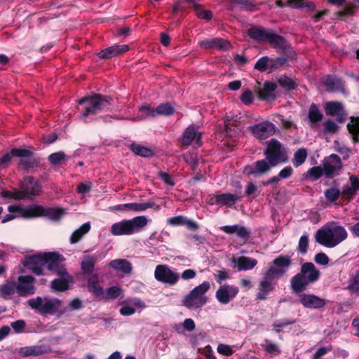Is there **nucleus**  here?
<instances>
[{
  "label": "nucleus",
  "instance_id": "obj_55",
  "mask_svg": "<svg viewBox=\"0 0 359 359\" xmlns=\"http://www.w3.org/2000/svg\"><path fill=\"white\" fill-rule=\"evenodd\" d=\"M196 8L194 9L196 15L201 19L210 20L212 18V13L210 10H204L202 5L199 4L196 6Z\"/></svg>",
  "mask_w": 359,
  "mask_h": 359
},
{
  "label": "nucleus",
  "instance_id": "obj_12",
  "mask_svg": "<svg viewBox=\"0 0 359 359\" xmlns=\"http://www.w3.org/2000/svg\"><path fill=\"white\" fill-rule=\"evenodd\" d=\"M154 277L161 283L174 285L178 282L180 276L178 273L172 271L168 266L160 264L155 269Z\"/></svg>",
  "mask_w": 359,
  "mask_h": 359
},
{
  "label": "nucleus",
  "instance_id": "obj_51",
  "mask_svg": "<svg viewBox=\"0 0 359 359\" xmlns=\"http://www.w3.org/2000/svg\"><path fill=\"white\" fill-rule=\"evenodd\" d=\"M261 346L264 349V351L271 355H277L280 353L278 345L269 339H265Z\"/></svg>",
  "mask_w": 359,
  "mask_h": 359
},
{
  "label": "nucleus",
  "instance_id": "obj_27",
  "mask_svg": "<svg viewBox=\"0 0 359 359\" xmlns=\"http://www.w3.org/2000/svg\"><path fill=\"white\" fill-rule=\"evenodd\" d=\"M56 258L55 260L51 264L52 269H48L50 271H55V273L60 278H72L71 276L68 273L67 269L63 264H60V262L65 260V258L62 255L57 252H53Z\"/></svg>",
  "mask_w": 359,
  "mask_h": 359
},
{
  "label": "nucleus",
  "instance_id": "obj_13",
  "mask_svg": "<svg viewBox=\"0 0 359 359\" xmlns=\"http://www.w3.org/2000/svg\"><path fill=\"white\" fill-rule=\"evenodd\" d=\"M8 211L11 213H18L20 217L25 219H31L42 217L44 212V207L40 205H31L26 208L20 205H9Z\"/></svg>",
  "mask_w": 359,
  "mask_h": 359
},
{
  "label": "nucleus",
  "instance_id": "obj_53",
  "mask_svg": "<svg viewBox=\"0 0 359 359\" xmlns=\"http://www.w3.org/2000/svg\"><path fill=\"white\" fill-rule=\"evenodd\" d=\"M293 7L306 8L307 11H313L316 5L313 2L307 0H293Z\"/></svg>",
  "mask_w": 359,
  "mask_h": 359
},
{
  "label": "nucleus",
  "instance_id": "obj_44",
  "mask_svg": "<svg viewBox=\"0 0 359 359\" xmlns=\"http://www.w3.org/2000/svg\"><path fill=\"white\" fill-rule=\"evenodd\" d=\"M41 158L39 157L33 156V155L29 157L20 158V164L26 169L36 168L39 166Z\"/></svg>",
  "mask_w": 359,
  "mask_h": 359
},
{
  "label": "nucleus",
  "instance_id": "obj_42",
  "mask_svg": "<svg viewBox=\"0 0 359 359\" xmlns=\"http://www.w3.org/2000/svg\"><path fill=\"white\" fill-rule=\"evenodd\" d=\"M64 214V210L60 208H44V212L42 217H47L52 220H58Z\"/></svg>",
  "mask_w": 359,
  "mask_h": 359
},
{
  "label": "nucleus",
  "instance_id": "obj_59",
  "mask_svg": "<svg viewBox=\"0 0 359 359\" xmlns=\"http://www.w3.org/2000/svg\"><path fill=\"white\" fill-rule=\"evenodd\" d=\"M323 174V169L320 166H314L309 169L306 176L311 177L313 180H317L321 177Z\"/></svg>",
  "mask_w": 359,
  "mask_h": 359
},
{
  "label": "nucleus",
  "instance_id": "obj_38",
  "mask_svg": "<svg viewBox=\"0 0 359 359\" xmlns=\"http://www.w3.org/2000/svg\"><path fill=\"white\" fill-rule=\"evenodd\" d=\"M323 118V113L320 111L318 105L312 103L309 109L308 118L311 123H316L322 121Z\"/></svg>",
  "mask_w": 359,
  "mask_h": 359
},
{
  "label": "nucleus",
  "instance_id": "obj_36",
  "mask_svg": "<svg viewBox=\"0 0 359 359\" xmlns=\"http://www.w3.org/2000/svg\"><path fill=\"white\" fill-rule=\"evenodd\" d=\"M72 278H60L51 281L50 287L55 292H65L69 288V282Z\"/></svg>",
  "mask_w": 359,
  "mask_h": 359
},
{
  "label": "nucleus",
  "instance_id": "obj_47",
  "mask_svg": "<svg viewBox=\"0 0 359 359\" xmlns=\"http://www.w3.org/2000/svg\"><path fill=\"white\" fill-rule=\"evenodd\" d=\"M254 68L260 72L270 71V57L263 56L257 60Z\"/></svg>",
  "mask_w": 359,
  "mask_h": 359
},
{
  "label": "nucleus",
  "instance_id": "obj_18",
  "mask_svg": "<svg viewBox=\"0 0 359 359\" xmlns=\"http://www.w3.org/2000/svg\"><path fill=\"white\" fill-rule=\"evenodd\" d=\"M128 45L115 44L107 48L101 50L97 54L100 60H109L114 57L119 56L129 50Z\"/></svg>",
  "mask_w": 359,
  "mask_h": 359
},
{
  "label": "nucleus",
  "instance_id": "obj_25",
  "mask_svg": "<svg viewBox=\"0 0 359 359\" xmlns=\"http://www.w3.org/2000/svg\"><path fill=\"white\" fill-rule=\"evenodd\" d=\"M220 230L227 234L236 233L238 238L245 241L248 239L251 233L250 229L239 224L222 226L220 227Z\"/></svg>",
  "mask_w": 359,
  "mask_h": 359
},
{
  "label": "nucleus",
  "instance_id": "obj_28",
  "mask_svg": "<svg viewBox=\"0 0 359 359\" xmlns=\"http://www.w3.org/2000/svg\"><path fill=\"white\" fill-rule=\"evenodd\" d=\"M232 262L236 264L238 271L250 270L257 264L256 259L245 256H241L238 258L233 257Z\"/></svg>",
  "mask_w": 359,
  "mask_h": 359
},
{
  "label": "nucleus",
  "instance_id": "obj_62",
  "mask_svg": "<svg viewBox=\"0 0 359 359\" xmlns=\"http://www.w3.org/2000/svg\"><path fill=\"white\" fill-rule=\"evenodd\" d=\"M139 111L144 114L145 116V118L156 116V109L151 107L149 104L142 105L139 108Z\"/></svg>",
  "mask_w": 359,
  "mask_h": 359
},
{
  "label": "nucleus",
  "instance_id": "obj_15",
  "mask_svg": "<svg viewBox=\"0 0 359 359\" xmlns=\"http://www.w3.org/2000/svg\"><path fill=\"white\" fill-rule=\"evenodd\" d=\"M298 302L305 308L310 309H320L323 308L328 301L314 294L302 293L299 295Z\"/></svg>",
  "mask_w": 359,
  "mask_h": 359
},
{
  "label": "nucleus",
  "instance_id": "obj_64",
  "mask_svg": "<svg viewBox=\"0 0 359 359\" xmlns=\"http://www.w3.org/2000/svg\"><path fill=\"white\" fill-rule=\"evenodd\" d=\"M254 100L252 92L250 89H245L242 95H241V102L246 104L249 105L252 103Z\"/></svg>",
  "mask_w": 359,
  "mask_h": 359
},
{
  "label": "nucleus",
  "instance_id": "obj_5",
  "mask_svg": "<svg viewBox=\"0 0 359 359\" xmlns=\"http://www.w3.org/2000/svg\"><path fill=\"white\" fill-rule=\"evenodd\" d=\"M56 255L53 252H41L25 257L23 265L36 276L43 275L44 266L52 269L51 264L55 260Z\"/></svg>",
  "mask_w": 359,
  "mask_h": 359
},
{
  "label": "nucleus",
  "instance_id": "obj_40",
  "mask_svg": "<svg viewBox=\"0 0 359 359\" xmlns=\"http://www.w3.org/2000/svg\"><path fill=\"white\" fill-rule=\"evenodd\" d=\"M288 62V57L285 56L276 57H270V72H271L289 66Z\"/></svg>",
  "mask_w": 359,
  "mask_h": 359
},
{
  "label": "nucleus",
  "instance_id": "obj_2",
  "mask_svg": "<svg viewBox=\"0 0 359 359\" xmlns=\"http://www.w3.org/2000/svg\"><path fill=\"white\" fill-rule=\"evenodd\" d=\"M347 236V231L344 226L337 222H330L316 231L315 240L324 247L332 248L346 240Z\"/></svg>",
  "mask_w": 359,
  "mask_h": 359
},
{
  "label": "nucleus",
  "instance_id": "obj_33",
  "mask_svg": "<svg viewBox=\"0 0 359 359\" xmlns=\"http://www.w3.org/2000/svg\"><path fill=\"white\" fill-rule=\"evenodd\" d=\"M351 121L347 124V129L351 135L354 143L359 142V117L351 116Z\"/></svg>",
  "mask_w": 359,
  "mask_h": 359
},
{
  "label": "nucleus",
  "instance_id": "obj_22",
  "mask_svg": "<svg viewBox=\"0 0 359 359\" xmlns=\"http://www.w3.org/2000/svg\"><path fill=\"white\" fill-rule=\"evenodd\" d=\"M349 184L343 187L341 195L348 201H352L359 191V177L355 175L349 176Z\"/></svg>",
  "mask_w": 359,
  "mask_h": 359
},
{
  "label": "nucleus",
  "instance_id": "obj_14",
  "mask_svg": "<svg viewBox=\"0 0 359 359\" xmlns=\"http://www.w3.org/2000/svg\"><path fill=\"white\" fill-rule=\"evenodd\" d=\"M36 278L32 276H19L16 283L17 294L19 297H27L36 293L34 282Z\"/></svg>",
  "mask_w": 359,
  "mask_h": 359
},
{
  "label": "nucleus",
  "instance_id": "obj_60",
  "mask_svg": "<svg viewBox=\"0 0 359 359\" xmlns=\"http://www.w3.org/2000/svg\"><path fill=\"white\" fill-rule=\"evenodd\" d=\"M121 290L117 286H111L107 290L106 295H103V298L106 299H115L121 294Z\"/></svg>",
  "mask_w": 359,
  "mask_h": 359
},
{
  "label": "nucleus",
  "instance_id": "obj_34",
  "mask_svg": "<svg viewBox=\"0 0 359 359\" xmlns=\"http://www.w3.org/2000/svg\"><path fill=\"white\" fill-rule=\"evenodd\" d=\"M90 230L89 222L83 224L79 228L76 229L71 235L69 241L72 244L78 243L88 231Z\"/></svg>",
  "mask_w": 359,
  "mask_h": 359
},
{
  "label": "nucleus",
  "instance_id": "obj_58",
  "mask_svg": "<svg viewBox=\"0 0 359 359\" xmlns=\"http://www.w3.org/2000/svg\"><path fill=\"white\" fill-rule=\"evenodd\" d=\"M309 248V237L307 235H303L300 237L298 245L297 251L301 255H305L308 251Z\"/></svg>",
  "mask_w": 359,
  "mask_h": 359
},
{
  "label": "nucleus",
  "instance_id": "obj_8",
  "mask_svg": "<svg viewBox=\"0 0 359 359\" xmlns=\"http://www.w3.org/2000/svg\"><path fill=\"white\" fill-rule=\"evenodd\" d=\"M264 154L271 165L274 166L284 163L287 160L285 153L282 151L281 144L276 139H271L269 142Z\"/></svg>",
  "mask_w": 359,
  "mask_h": 359
},
{
  "label": "nucleus",
  "instance_id": "obj_17",
  "mask_svg": "<svg viewBox=\"0 0 359 359\" xmlns=\"http://www.w3.org/2000/svg\"><path fill=\"white\" fill-rule=\"evenodd\" d=\"M276 126L271 122L265 121L252 127V134L259 140H265L275 134Z\"/></svg>",
  "mask_w": 359,
  "mask_h": 359
},
{
  "label": "nucleus",
  "instance_id": "obj_48",
  "mask_svg": "<svg viewBox=\"0 0 359 359\" xmlns=\"http://www.w3.org/2000/svg\"><path fill=\"white\" fill-rule=\"evenodd\" d=\"M155 205L153 201H147L146 203H129V210L135 212H142L147 209L152 208Z\"/></svg>",
  "mask_w": 359,
  "mask_h": 359
},
{
  "label": "nucleus",
  "instance_id": "obj_23",
  "mask_svg": "<svg viewBox=\"0 0 359 359\" xmlns=\"http://www.w3.org/2000/svg\"><path fill=\"white\" fill-rule=\"evenodd\" d=\"M275 167L271 165L269 161L266 160L257 161L254 166L245 165L244 167V172L248 173L250 175L257 176L258 175H263L269 172L271 168Z\"/></svg>",
  "mask_w": 359,
  "mask_h": 359
},
{
  "label": "nucleus",
  "instance_id": "obj_1",
  "mask_svg": "<svg viewBox=\"0 0 359 359\" xmlns=\"http://www.w3.org/2000/svg\"><path fill=\"white\" fill-rule=\"evenodd\" d=\"M112 97L93 93L78 100L81 107L78 108L79 118L86 123L91 120V116L97 113L108 111L111 106Z\"/></svg>",
  "mask_w": 359,
  "mask_h": 359
},
{
  "label": "nucleus",
  "instance_id": "obj_9",
  "mask_svg": "<svg viewBox=\"0 0 359 359\" xmlns=\"http://www.w3.org/2000/svg\"><path fill=\"white\" fill-rule=\"evenodd\" d=\"M55 300L57 304L46 298L43 301L41 297H37L36 298L29 299L27 304L38 313L46 316L48 314H53L57 311L60 301L57 299Z\"/></svg>",
  "mask_w": 359,
  "mask_h": 359
},
{
  "label": "nucleus",
  "instance_id": "obj_52",
  "mask_svg": "<svg viewBox=\"0 0 359 359\" xmlns=\"http://www.w3.org/2000/svg\"><path fill=\"white\" fill-rule=\"evenodd\" d=\"M67 156L64 151H57L50 154L48 157V161L53 165H60L65 161Z\"/></svg>",
  "mask_w": 359,
  "mask_h": 359
},
{
  "label": "nucleus",
  "instance_id": "obj_6",
  "mask_svg": "<svg viewBox=\"0 0 359 359\" xmlns=\"http://www.w3.org/2000/svg\"><path fill=\"white\" fill-rule=\"evenodd\" d=\"M148 222L145 216H137L132 219H124L112 224L110 232L114 236L132 235L140 231Z\"/></svg>",
  "mask_w": 359,
  "mask_h": 359
},
{
  "label": "nucleus",
  "instance_id": "obj_21",
  "mask_svg": "<svg viewBox=\"0 0 359 359\" xmlns=\"http://www.w3.org/2000/svg\"><path fill=\"white\" fill-rule=\"evenodd\" d=\"M198 45L204 49H217L227 50L231 48V43L222 38H213L199 42Z\"/></svg>",
  "mask_w": 359,
  "mask_h": 359
},
{
  "label": "nucleus",
  "instance_id": "obj_37",
  "mask_svg": "<svg viewBox=\"0 0 359 359\" xmlns=\"http://www.w3.org/2000/svg\"><path fill=\"white\" fill-rule=\"evenodd\" d=\"M109 266L116 270L121 271L126 273H129L132 271V264L126 259H115L109 263Z\"/></svg>",
  "mask_w": 359,
  "mask_h": 359
},
{
  "label": "nucleus",
  "instance_id": "obj_43",
  "mask_svg": "<svg viewBox=\"0 0 359 359\" xmlns=\"http://www.w3.org/2000/svg\"><path fill=\"white\" fill-rule=\"evenodd\" d=\"M229 3L237 4L241 10L253 11L256 9V4L253 0H227Z\"/></svg>",
  "mask_w": 359,
  "mask_h": 359
},
{
  "label": "nucleus",
  "instance_id": "obj_16",
  "mask_svg": "<svg viewBox=\"0 0 359 359\" xmlns=\"http://www.w3.org/2000/svg\"><path fill=\"white\" fill-rule=\"evenodd\" d=\"M238 293V287L229 284L220 286L216 292L217 301L222 304H227L235 298Z\"/></svg>",
  "mask_w": 359,
  "mask_h": 359
},
{
  "label": "nucleus",
  "instance_id": "obj_61",
  "mask_svg": "<svg viewBox=\"0 0 359 359\" xmlns=\"http://www.w3.org/2000/svg\"><path fill=\"white\" fill-rule=\"evenodd\" d=\"M13 156L20 157L23 158L25 157H29L33 155V152L29 149L14 148L11 150Z\"/></svg>",
  "mask_w": 359,
  "mask_h": 359
},
{
  "label": "nucleus",
  "instance_id": "obj_30",
  "mask_svg": "<svg viewBox=\"0 0 359 359\" xmlns=\"http://www.w3.org/2000/svg\"><path fill=\"white\" fill-rule=\"evenodd\" d=\"M87 287L90 292L95 297H103V288L99 284V278L97 274H93L88 280Z\"/></svg>",
  "mask_w": 359,
  "mask_h": 359
},
{
  "label": "nucleus",
  "instance_id": "obj_4",
  "mask_svg": "<svg viewBox=\"0 0 359 359\" xmlns=\"http://www.w3.org/2000/svg\"><path fill=\"white\" fill-rule=\"evenodd\" d=\"M320 274V271L312 262L303 264L300 272L293 276V292L300 293L304 291L309 283L318 280Z\"/></svg>",
  "mask_w": 359,
  "mask_h": 359
},
{
  "label": "nucleus",
  "instance_id": "obj_19",
  "mask_svg": "<svg viewBox=\"0 0 359 359\" xmlns=\"http://www.w3.org/2000/svg\"><path fill=\"white\" fill-rule=\"evenodd\" d=\"M342 164L340 157L337 154H332L323 163V172L326 177L332 178L336 171L341 169Z\"/></svg>",
  "mask_w": 359,
  "mask_h": 359
},
{
  "label": "nucleus",
  "instance_id": "obj_54",
  "mask_svg": "<svg viewBox=\"0 0 359 359\" xmlns=\"http://www.w3.org/2000/svg\"><path fill=\"white\" fill-rule=\"evenodd\" d=\"M341 194V191H340L339 189L335 188L326 189L324 192L325 197L329 202L331 203L337 201Z\"/></svg>",
  "mask_w": 359,
  "mask_h": 359
},
{
  "label": "nucleus",
  "instance_id": "obj_32",
  "mask_svg": "<svg viewBox=\"0 0 359 359\" xmlns=\"http://www.w3.org/2000/svg\"><path fill=\"white\" fill-rule=\"evenodd\" d=\"M47 353L46 348L41 345L30 346L22 347L19 353L22 357H29L31 355H40Z\"/></svg>",
  "mask_w": 359,
  "mask_h": 359
},
{
  "label": "nucleus",
  "instance_id": "obj_41",
  "mask_svg": "<svg viewBox=\"0 0 359 359\" xmlns=\"http://www.w3.org/2000/svg\"><path fill=\"white\" fill-rule=\"evenodd\" d=\"M344 109L343 104L337 101L328 102L325 106V111L327 116H336Z\"/></svg>",
  "mask_w": 359,
  "mask_h": 359
},
{
  "label": "nucleus",
  "instance_id": "obj_3",
  "mask_svg": "<svg viewBox=\"0 0 359 359\" xmlns=\"http://www.w3.org/2000/svg\"><path fill=\"white\" fill-rule=\"evenodd\" d=\"M248 36L257 41L267 43L274 47L285 49L287 47L285 38L276 34L273 29L253 26L247 30Z\"/></svg>",
  "mask_w": 359,
  "mask_h": 359
},
{
  "label": "nucleus",
  "instance_id": "obj_7",
  "mask_svg": "<svg viewBox=\"0 0 359 359\" xmlns=\"http://www.w3.org/2000/svg\"><path fill=\"white\" fill-rule=\"evenodd\" d=\"M210 289V283L204 281L195 287L182 299V305L189 309H198L202 308L208 302L205 293Z\"/></svg>",
  "mask_w": 359,
  "mask_h": 359
},
{
  "label": "nucleus",
  "instance_id": "obj_24",
  "mask_svg": "<svg viewBox=\"0 0 359 359\" xmlns=\"http://www.w3.org/2000/svg\"><path fill=\"white\" fill-rule=\"evenodd\" d=\"M277 85L276 83L266 81L264 83L263 88L257 92L259 100L262 101L274 100L276 97V90Z\"/></svg>",
  "mask_w": 359,
  "mask_h": 359
},
{
  "label": "nucleus",
  "instance_id": "obj_56",
  "mask_svg": "<svg viewBox=\"0 0 359 359\" xmlns=\"http://www.w3.org/2000/svg\"><path fill=\"white\" fill-rule=\"evenodd\" d=\"M278 83L285 90V93L290 92L292 90V79L285 76L281 75L277 79Z\"/></svg>",
  "mask_w": 359,
  "mask_h": 359
},
{
  "label": "nucleus",
  "instance_id": "obj_26",
  "mask_svg": "<svg viewBox=\"0 0 359 359\" xmlns=\"http://www.w3.org/2000/svg\"><path fill=\"white\" fill-rule=\"evenodd\" d=\"M201 135L202 134L201 133L197 132V128L195 125H190L184 130L181 143L184 146H189L194 140L196 139V143L199 144Z\"/></svg>",
  "mask_w": 359,
  "mask_h": 359
},
{
  "label": "nucleus",
  "instance_id": "obj_11",
  "mask_svg": "<svg viewBox=\"0 0 359 359\" xmlns=\"http://www.w3.org/2000/svg\"><path fill=\"white\" fill-rule=\"evenodd\" d=\"M20 188L25 198L39 196L42 191V185L39 180L32 176H26L20 182Z\"/></svg>",
  "mask_w": 359,
  "mask_h": 359
},
{
  "label": "nucleus",
  "instance_id": "obj_20",
  "mask_svg": "<svg viewBox=\"0 0 359 359\" xmlns=\"http://www.w3.org/2000/svg\"><path fill=\"white\" fill-rule=\"evenodd\" d=\"M240 196L231 193H222L216 194L210 198V203L211 205H225L229 208L240 200Z\"/></svg>",
  "mask_w": 359,
  "mask_h": 359
},
{
  "label": "nucleus",
  "instance_id": "obj_29",
  "mask_svg": "<svg viewBox=\"0 0 359 359\" xmlns=\"http://www.w3.org/2000/svg\"><path fill=\"white\" fill-rule=\"evenodd\" d=\"M274 289V284L273 282L265 279L260 281L259 284V292L256 294L257 300H265L266 299L269 292Z\"/></svg>",
  "mask_w": 359,
  "mask_h": 359
},
{
  "label": "nucleus",
  "instance_id": "obj_50",
  "mask_svg": "<svg viewBox=\"0 0 359 359\" xmlns=\"http://www.w3.org/2000/svg\"><path fill=\"white\" fill-rule=\"evenodd\" d=\"M2 197L6 199H14L17 201L25 199V196L21 189H14L13 191L5 190L2 191Z\"/></svg>",
  "mask_w": 359,
  "mask_h": 359
},
{
  "label": "nucleus",
  "instance_id": "obj_35",
  "mask_svg": "<svg viewBox=\"0 0 359 359\" xmlns=\"http://www.w3.org/2000/svg\"><path fill=\"white\" fill-rule=\"evenodd\" d=\"M129 149L135 153V154L142 157L149 158L154 156V152L151 149L135 142L130 144Z\"/></svg>",
  "mask_w": 359,
  "mask_h": 359
},
{
  "label": "nucleus",
  "instance_id": "obj_63",
  "mask_svg": "<svg viewBox=\"0 0 359 359\" xmlns=\"http://www.w3.org/2000/svg\"><path fill=\"white\" fill-rule=\"evenodd\" d=\"M11 327L17 334L22 333L26 327V323L24 320H18L11 323Z\"/></svg>",
  "mask_w": 359,
  "mask_h": 359
},
{
  "label": "nucleus",
  "instance_id": "obj_49",
  "mask_svg": "<svg viewBox=\"0 0 359 359\" xmlns=\"http://www.w3.org/2000/svg\"><path fill=\"white\" fill-rule=\"evenodd\" d=\"M308 156L307 150L304 148L299 149L294 154L293 164L294 166L298 167L301 165L306 161Z\"/></svg>",
  "mask_w": 359,
  "mask_h": 359
},
{
  "label": "nucleus",
  "instance_id": "obj_31",
  "mask_svg": "<svg viewBox=\"0 0 359 359\" xmlns=\"http://www.w3.org/2000/svg\"><path fill=\"white\" fill-rule=\"evenodd\" d=\"M324 85L327 88V91L334 92L343 88V83L341 79L333 76L327 75L324 81Z\"/></svg>",
  "mask_w": 359,
  "mask_h": 359
},
{
  "label": "nucleus",
  "instance_id": "obj_57",
  "mask_svg": "<svg viewBox=\"0 0 359 359\" xmlns=\"http://www.w3.org/2000/svg\"><path fill=\"white\" fill-rule=\"evenodd\" d=\"M355 6L353 4H348L345 6L344 8L341 11H337L335 15L341 20H344L347 15H353L354 14V9Z\"/></svg>",
  "mask_w": 359,
  "mask_h": 359
},
{
  "label": "nucleus",
  "instance_id": "obj_46",
  "mask_svg": "<svg viewBox=\"0 0 359 359\" xmlns=\"http://www.w3.org/2000/svg\"><path fill=\"white\" fill-rule=\"evenodd\" d=\"M16 283L11 282L7 283L3 285H1L0 288V294L1 295L5 298L8 299L11 295L13 294L15 292H17Z\"/></svg>",
  "mask_w": 359,
  "mask_h": 359
},
{
  "label": "nucleus",
  "instance_id": "obj_45",
  "mask_svg": "<svg viewBox=\"0 0 359 359\" xmlns=\"http://www.w3.org/2000/svg\"><path fill=\"white\" fill-rule=\"evenodd\" d=\"M175 111V108L169 102L161 103L156 108V116H171Z\"/></svg>",
  "mask_w": 359,
  "mask_h": 359
},
{
  "label": "nucleus",
  "instance_id": "obj_10",
  "mask_svg": "<svg viewBox=\"0 0 359 359\" xmlns=\"http://www.w3.org/2000/svg\"><path fill=\"white\" fill-rule=\"evenodd\" d=\"M273 265L269 268L264 276L265 279L271 282L285 273V268H288L290 265V259L288 257L279 256L273 260Z\"/></svg>",
  "mask_w": 359,
  "mask_h": 359
},
{
  "label": "nucleus",
  "instance_id": "obj_39",
  "mask_svg": "<svg viewBox=\"0 0 359 359\" xmlns=\"http://www.w3.org/2000/svg\"><path fill=\"white\" fill-rule=\"evenodd\" d=\"M96 262L97 259L95 257L90 255L85 256L81 263V268L83 273L88 275L93 273Z\"/></svg>",
  "mask_w": 359,
  "mask_h": 359
}]
</instances>
